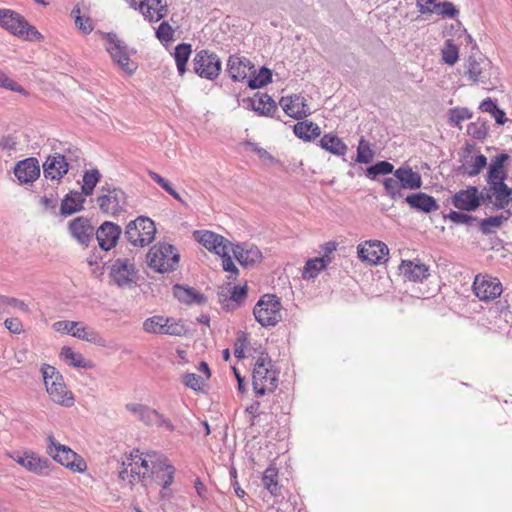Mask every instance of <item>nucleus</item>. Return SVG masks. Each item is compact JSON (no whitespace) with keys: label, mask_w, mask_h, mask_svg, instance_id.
<instances>
[{"label":"nucleus","mask_w":512,"mask_h":512,"mask_svg":"<svg viewBox=\"0 0 512 512\" xmlns=\"http://www.w3.org/2000/svg\"><path fill=\"white\" fill-rule=\"evenodd\" d=\"M142 455L143 453L140 454L139 450L131 452V461L135 465L140 463L145 470L142 479L148 476L156 484L163 488H169L174 481L176 469L169 463L167 457L155 451L146 452L144 457Z\"/></svg>","instance_id":"1"},{"label":"nucleus","mask_w":512,"mask_h":512,"mask_svg":"<svg viewBox=\"0 0 512 512\" xmlns=\"http://www.w3.org/2000/svg\"><path fill=\"white\" fill-rule=\"evenodd\" d=\"M252 384L257 396L275 391L278 385V372L273 368V363L268 353L262 352L254 363Z\"/></svg>","instance_id":"2"},{"label":"nucleus","mask_w":512,"mask_h":512,"mask_svg":"<svg viewBox=\"0 0 512 512\" xmlns=\"http://www.w3.org/2000/svg\"><path fill=\"white\" fill-rule=\"evenodd\" d=\"M0 26L24 40L40 41L41 33L30 25L23 16L10 9H0Z\"/></svg>","instance_id":"3"},{"label":"nucleus","mask_w":512,"mask_h":512,"mask_svg":"<svg viewBox=\"0 0 512 512\" xmlns=\"http://www.w3.org/2000/svg\"><path fill=\"white\" fill-rule=\"evenodd\" d=\"M105 48L112 58L113 62L128 75H132L137 70V63L130 60V54L133 53L127 44L121 40L115 33H105Z\"/></svg>","instance_id":"4"},{"label":"nucleus","mask_w":512,"mask_h":512,"mask_svg":"<svg viewBox=\"0 0 512 512\" xmlns=\"http://www.w3.org/2000/svg\"><path fill=\"white\" fill-rule=\"evenodd\" d=\"M179 262V254L171 244L159 243L150 248L147 263L150 268L159 273L174 271Z\"/></svg>","instance_id":"5"},{"label":"nucleus","mask_w":512,"mask_h":512,"mask_svg":"<svg viewBox=\"0 0 512 512\" xmlns=\"http://www.w3.org/2000/svg\"><path fill=\"white\" fill-rule=\"evenodd\" d=\"M282 305L273 294L263 295L256 303L253 314L262 327L276 326L282 320Z\"/></svg>","instance_id":"6"},{"label":"nucleus","mask_w":512,"mask_h":512,"mask_svg":"<svg viewBox=\"0 0 512 512\" xmlns=\"http://www.w3.org/2000/svg\"><path fill=\"white\" fill-rule=\"evenodd\" d=\"M100 192L96 202L102 213L117 216L125 210L127 197L121 188L106 183L100 187Z\"/></svg>","instance_id":"7"},{"label":"nucleus","mask_w":512,"mask_h":512,"mask_svg":"<svg viewBox=\"0 0 512 512\" xmlns=\"http://www.w3.org/2000/svg\"><path fill=\"white\" fill-rule=\"evenodd\" d=\"M155 233L154 222L148 217L139 216L127 224L124 235L132 245L144 247L154 240Z\"/></svg>","instance_id":"8"},{"label":"nucleus","mask_w":512,"mask_h":512,"mask_svg":"<svg viewBox=\"0 0 512 512\" xmlns=\"http://www.w3.org/2000/svg\"><path fill=\"white\" fill-rule=\"evenodd\" d=\"M46 451L53 460L75 472H83L86 469V463L82 459H78L77 454L71 448L57 442L52 435L47 437Z\"/></svg>","instance_id":"9"},{"label":"nucleus","mask_w":512,"mask_h":512,"mask_svg":"<svg viewBox=\"0 0 512 512\" xmlns=\"http://www.w3.org/2000/svg\"><path fill=\"white\" fill-rule=\"evenodd\" d=\"M143 330L151 334L170 336H182L186 333V327L182 320L160 315L147 318L143 322Z\"/></svg>","instance_id":"10"},{"label":"nucleus","mask_w":512,"mask_h":512,"mask_svg":"<svg viewBox=\"0 0 512 512\" xmlns=\"http://www.w3.org/2000/svg\"><path fill=\"white\" fill-rule=\"evenodd\" d=\"M221 67V60L214 52L203 49L194 56V72L201 78L208 80L216 79L221 72Z\"/></svg>","instance_id":"11"},{"label":"nucleus","mask_w":512,"mask_h":512,"mask_svg":"<svg viewBox=\"0 0 512 512\" xmlns=\"http://www.w3.org/2000/svg\"><path fill=\"white\" fill-rule=\"evenodd\" d=\"M473 291L481 301H491L499 297L502 292V283L496 277L477 275L473 282Z\"/></svg>","instance_id":"12"},{"label":"nucleus","mask_w":512,"mask_h":512,"mask_svg":"<svg viewBox=\"0 0 512 512\" xmlns=\"http://www.w3.org/2000/svg\"><path fill=\"white\" fill-rule=\"evenodd\" d=\"M512 189L505 184V181H498L487 184L482 191L483 202H492L494 208L504 209L511 201Z\"/></svg>","instance_id":"13"},{"label":"nucleus","mask_w":512,"mask_h":512,"mask_svg":"<svg viewBox=\"0 0 512 512\" xmlns=\"http://www.w3.org/2000/svg\"><path fill=\"white\" fill-rule=\"evenodd\" d=\"M14 461L26 468L28 471L38 475H48L51 461L38 456L33 452H15L12 456Z\"/></svg>","instance_id":"14"},{"label":"nucleus","mask_w":512,"mask_h":512,"mask_svg":"<svg viewBox=\"0 0 512 512\" xmlns=\"http://www.w3.org/2000/svg\"><path fill=\"white\" fill-rule=\"evenodd\" d=\"M68 231L78 244L88 247L94 238L95 229L87 217L79 216L68 224Z\"/></svg>","instance_id":"15"},{"label":"nucleus","mask_w":512,"mask_h":512,"mask_svg":"<svg viewBox=\"0 0 512 512\" xmlns=\"http://www.w3.org/2000/svg\"><path fill=\"white\" fill-rule=\"evenodd\" d=\"M193 236L207 250L217 255H226V250L231 249L230 241L212 231H194Z\"/></svg>","instance_id":"16"},{"label":"nucleus","mask_w":512,"mask_h":512,"mask_svg":"<svg viewBox=\"0 0 512 512\" xmlns=\"http://www.w3.org/2000/svg\"><path fill=\"white\" fill-rule=\"evenodd\" d=\"M358 257L370 264H379L386 260L389 249L386 244L381 241H367L358 246Z\"/></svg>","instance_id":"17"},{"label":"nucleus","mask_w":512,"mask_h":512,"mask_svg":"<svg viewBox=\"0 0 512 512\" xmlns=\"http://www.w3.org/2000/svg\"><path fill=\"white\" fill-rule=\"evenodd\" d=\"M489 67L490 62L486 58L483 56L477 58L471 55L465 62V75L473 83H486L490 78Z\"/></svg>","instance_id":"18"},{"label":"nucleus","mask_w":512,"mask_h":512,"mask_svg":"<svg viewBox=\"0 0 512 512\" xmlns=\"http://www.w3.org/2000/svg\"><path fill=\"white\" fill-rule=\"evenodd\" d=\"M482 202V192H479L478 188L475 186L460 190L452 197L453 206L464 211H474Z\"/></svg>","instance_id":"19"},{"label":"nucleus","mask_w":512,"mask_h":512,"mask_svg":"<svg viewBox=\"0 0 512 512\" xmlns=\"http://www.w3.org/2000/svg\"><path fill=\"white\" fill-rule=\"evenodd\" d=\"M135 273L134 263L128 258H117L110 270V276L118 286L132 283Z\"/></svg>","instance_id":"20"},{"label":"nucleus","mask_w":512,"mask_h":512,"mask_svg":"<svg viewBox=\"0 0 512 512\" xmlns=\"http://www.w3.org/2000/svg\"><path fill=\"white\" fill-rule=\"evenodd\" d=\"M279 104L288 116L297 120L303 119L311 114L306 99L299 94L282 97Z\"/></svg>","instance_id":"21"},{"label":"nucleus","mask_w":512,"mask_h":512,"mask_svg":"<svg viewBox=\"0 0 512 512\" xmlns=\"http://www.w3.org/2000/svg\"><path fill=\"white\" fill-rule=\"evenodd\" d=\"M121 232L122 230L119 225L110 221H105L95 231L94 236H96L100 248L102 250L109 251L116 246Z\"/></svg>","instance_id":"22"},{"label":"nucleus","mask_w":512,"mask_h":512,"mask_svg":"<svg viewBox=\"0 0 512 512\" xmlns=\"http://www.w3.org/2000/svg\"><path fill=\"white\" fill-rule=\"evenodd\" d=\"M14 174L22 184L32 183L40 176V166L36 158L30 157L19 161Z\"/></svg>","instance_id":"23"},{"label":"nucleus","mask_w":512,"mask_h":512,"mask_svg":"<svg viewBox=\"0 0 512 512\" xmlns=\"http://www.w3.org/2000/svg\"><path fill=\"white\" fill-rule=\"evenodd\" d=\"M243 105L262 116H270L277 109L275 101L266 93H257L252 98L244 99Z\"/></svg>","instance_id":"24"},{"label":"nucleus","mask_w":512,"mask_h":512,"mask_svg":"<svg viewBox=\"0 0 512 512\" xmlns=\"http://www.w3.org/2000/svg\"><path fill=\"white\" fill-rule=\"evenodd\" d=\"M234 257L244 267H253L262 259L261 251L251 244H237L232 248Z\"/></svg>","instance_id":"25"},{"label":"nucleus","mask_w":512,"mask_h":512,"mask_svg":"<svg viewBox=\"0 0 512 512\" xmlns=\"http://www.w3.org/2000/svg\"><path fill=\"white\" fill-rule=\"evenodd\" d=\"M254 65L245 57L231 55L227 61V71L234 81H243L252 74Z\"/></svg>","instance_id":"26"},{"label":"nucleus","mask_w":512,"mask_h":512,"mask_svg":"<svg viewBox=\"0 0 512 512\" xmlns=\"http://www.w3.org/2000/svg\"><path fill=\"white\" fill-rule=\"evenodd\" d=\"M399 269L402 275L412 282H423L430 275L429 267L419 260H403Z\"/></svg>","instance_id":"27"},{"label":"nucleus","mask_w":512,"mask_h":512,"mask_svg":"<svg viewBox=\"0 0 512 512\" xmlns=\"http://www.w3.org/2000/svg\"><path fill=\"white\" fill-rule=\"evenodd\" d=\"M67 163L60 153L49 155L43 164V173L46 179L60 180L68 172Z\"/></svg>","instance_id":"28"},{"label":"nucleus","mask_w":512,"mask_h":512,"mask_svg":"<svg viewBox=\"0 0 512 512\" xmlns=\"http://www.w3.org/2000/svg\"><path fill=\"white\" fill-rule=\"evenodd\" d=\"M45 387L53 402L65 407H71L74 404L73 394L67 389L63 378L60 381L51 382Z\"/></svg>","instance_id":"29"},{"label":"nucleus","mask_w":512,"mask_h":512,"mask_svg":"<svg viewBox=\"0 0 512 512\" xmlns=\"http://www.w3.org/2000/svg\"><path fill=\"white\" fill-rule=\"evenodd\" d=\"M405 201L411 208L423 213H430L439 208L435 198L424 192L410 194Z\"/></svg>","instance_id":"30"},{"label":"nucleus","mask_w":512,"mask_h":512,"mask_svg":"<svg viewBox=\"0 0 512 512\" xmlns=\"http://www.w3.org/2000/svg\"><path fill=\"white\" fill-rule=\"evenodd\" d=\"M393 174L400 181L399 185H402L403 189L416 190L423 184L421 175L409 166H401Z\"/></svg>","instance_id":"31"},{"label":"nucleus","mask_w":512,"mask_h":512,"mask_svg":"<svg viewBox=\"0 0 512 512\" xmlns=\"http://www.w3.org/2000/svg\"><path fill=\"white\" fill-rule=\"evenodd\" d=\"M86 195L83 192L71 191L65 195L61 202L60 213L69 216L83 209Z\"/></svg>","instance_id":"32"},{"label":"nucleus","mask_w":512,"mask_h":512,"mask_svg":"<svg viewBox=\"0 0 512 512\" xmlns=\"http://www.w3.org/2000/svg\"><path fill=\"white\" fill-rule=\"evenodd\" d=\"M174 296L181 302L187 305L202 304L206 301L205 296L191 287H185L179 284L173 287Z\"/></svg>","instance_id":"33"},{"label":"nucleus","mask_w":512,"mask_h":512,"mask_svg":"<svg viewBox=\"0 0 512 512\" xmlns=\"http://www.w3.org/2000/svg\"><path fill=\"white\" fill-rule=\"evenodd\" d=\"M319 145L322 149L336 156H344L348 150L347 145L342 139L331 133L323 135Z\"/></svg>","instance_id":"34"},{"label":"nucleus","mask_w":512,"mask_h":512,"mask_svg":"<svg viewBox=\"0 0 512 512\" xmlns=\"http://www.w3.org/2000/svg\"><path fill=\"white\" fill-rule=\"evenodd\" d=\"M294 134L304 140L311 141L316 139L321 134L320 127L314 122L299 121L294 125Z\"/></svg>","instance_id":"35"},{"label":"nucleus","mask_w":512,"mask_h":512,"mask_svg":"<svg viewBox=\"0 0 512 512\" xmlns=\"http://www.w3.org/2000/svg\"><path fill=\"white\" fill-rule=\"evenodd\" d=\"M126 409L137 416L138 419L147 426H153V419L157 417V411L155 409H151L143 404L128 403L126 404Z\"/></svg>","instance_id":"36"},{"label":"nucleus","mask_w":512,"mask_h":512,"mask_svg":"<svg viewBox=\"0 0 512 512\" xmlns=\"http://www.w3.org/2000/svg\"><path fill=\"white\" fill-rule=\"evenodd\" d=\"M482 112L489 113L498 125H504L508 119L504 110L499 108L497 101L490 97L485 98L479 105Z\"/></svg>","instance_id":"37"},{"label":"nucleus","mask_w":512,"mask_h":512,"mask_svg":"<svg viewBox=\"0 0 512 512\" xmlns=\"http://www.w3.org/2000/svg\"><path fill=\"white\" fill-rule=\"evenodd\" d=\"M73 337H76L80 340L87 341L89 343L105 347L106 340L101 336V334L93 328L86 326H77L75 333H73Z\"/></svg>","instance_id":"38"},{"label":"nucleus","mask_w":512,"mask_h":512,"mask_svg":"<svg viewBox=\"0 0 512 512\" xmlns=\"http://www.w3.org/2000/svg\"><path fill=\"white\" fill-rule=\"evenodd\" d=\"M101 177L100 171L96 168L85 170L82 176L81 192L86 196H91Z\"/></svg>","instance_id":"39"},{"label":"nucleus","mask_w":512,"mask_h":512,"mask_svg":"<svg viewBox=\"0 0 512 512\" xmlns=\"http://www.w3.org/2000/svg\"><path fill=\"white\" fill-rule=\"evenodd\" d=\"M329 263V259L325 257H316L314 259H309L303 269L302 277L303 279H313L315 278L322 270L326 268Z\"/></svg>","instance_id":"40"},{"label":"nucleus","mask_w":512,"mask_h":512,"mask_svg":"<svg viewBox=\"0 0 512 512\" xmlns=\"http://www.w3.org/2000/svg\"><path fill=\"white\" fill-rule=\"evenodd\" d=\"M192 53V46L189 43H180L175 47L174 59L180 75L186 71V64Z\"/></svg>","instance_id":"41"},{"label":"nucleus","mask_w":512,"mask_h":512,"mask_svg":"<svg viewBox=\"0 0 512 512\" xmlns=\"http://www.w3.org/2000/svg\"><path fill=\"white\" fill-rule=\"evenodd\" d=\"M511 213L508 211L506 215H496L490 216L485 219H482L479 222L480 230L483 234L489 235L495 232L497 228H499L504 221H507L510 217Z\"/></svg>","instance_id":"42"},{"label":"nucleus","mask_w":512,"mask_h":512,"mask_svg":"<svg viewBox=\"0 0 512 512\" xmlns=\"http://www.w3.org/2000/svg\"><path fill=\"white\" fill-rule=\"evenodd\" d=\"M487 165L486 156L479 154L476 155L470 162L467 161L462 165L461 169L464 174H467L470 177H474L478 175Z\"/></svg>","instance_id":"43"},{"label":"nucleus","mask_w":512,"mask_h":512,"mask_svg":"<svg viewBox=\"0 0 512 512\" xmlns=\"http://www.w3.org/2000/svg\"><path fill=\"white\" fill-rule=\"evenodd\" d=\"M61 357L68 361L71 366L77 368H89L90 365L82 354L75 352L71 347L64 346L61 350Z\"/></svg>","instance_id":"44"},{"label":"nucleus","mask_w":512,"mask_h":512,"mask_svg":"<svg viewBox=\"0 0 512 512\" xmlns=\"http://www.w3.org/2000/svg\"><path fill=\"white\" fill-rule=\"evenodd\" d=\"M278 470L275 467H268L262 477V482L265 488L272 494L277 495L279 492V485H278Z\"/></svg>","instance_id":"45"},{"label":"nucleus","mask_w":512,"mask_h":512,"mask_svg":"<svg viewBox=\"0 0 512 512\" xmlns=\"http://www.w3.org/2000/svg\"><path fill=\"white\" fill-rule=\"evenodd\" d=\"M253 73H255V71ZM271 81H272L271 71L266 67H262V68H260V70L257 74H253V76H251L248 79V86L251 89H257V88H261V87L267 85Z\"/></svg>","instance_id":"46"},{"label":"nucleus","mask_w":512,"mask_h":512,"mask_svg":"<svg viewBox=\"0 0 512 512\" xmlns=\"http://www.w3.org/2000/svg\"><path fill=\"white\" fill-rule=\"evenodd\" d=\"M374 156L375 152L372 150L370 143L361 137L357 147V155L355 161L357 163L368 164L373 160Z\"/></svg>","instance_id":"47"},{"label":"nucleus","mask_w":512,"mask_h":512,"mask_svg":"<svg viewBox=\"0 0 512 512\" xmlns=\"http://www.w3.org/2000/svg\"><path fill=\"white\" fill-rule=\"evenodd\" d=\"M394 166L388 161H378L366 169V176L374 180L379 175H388L393 172Z\"/></svg>","instance_id":"48"},{"label":"nucleus","mask_w":512,"mask_h":512,"mask_svg":"<svg viewBox=\"0 0 512 512\" xmlns=\"http://www.w3.org/2000/svg\"><path fill=\"white\" fill-rule=\"evenodd\" d=\"M80 8L75 6L71 11V16L74 18L76 27L84 34H89L93 31L94 26L90 17H85L80 14Z\"/></svg>","instance_id":"49"},{"label":"nucleus","mask_w":512,"mask_h":512,"mask_svg":"<svg viewBox=\"0 0 512 512\" xmlns=\"http://www.w3.org/2000/svg\"><path fill=\"white\" fill-rule=\"evenodd\" d=\"M60 157H63L68 169H73L80 165V162L83 160V153L77 147H68L64 150V153H60Z\"/></svg>","instance_id":"50"},{"label":"nucleus","mask_w":512,"mask_h":512,"mask_svg":"<svg viewBox=\"0 0 512 512\" xmlns=\"http://www.w3.org/2000/svg\"><path fill=\"white\" fill-rule=\"evenodd\" d=\"M441 52L442 60L450 66L454 65L459 59L458 47L450 39L446 40Z\"/></svg>","instance_id":"51"},{"label":"nucleus","mask_w":512,"mask_h":512,"mask_svg":"<svg viewBox=\"0 0 512 512\" xmlns=\"http://www.w3.org/2000/svg\"><path fill=\"white\" fill-rule=\"evenodd\" d=\"M400 181L397 178H385L383 181V186L386 191V194L391 199H397L402 197L401 190L403 189L402 185H399Z\"/></svg>","instance_id":"52"},{"label":"nucleus","mask_w":512,"mask_h":512,"mask_svg":"<svg viewBox=\"0 0 512 512\" xmlns=\"http://www.w3.org/2000/svg\"><path fill=\"white\" fill-rule=\"evenodd\" d=\"M162 3L163 0H140L139 2L137 0H131V6L134 8L138 6L139 11L144 17H149L150 12Z\"/></svg>","instance_id":"53"},{"label":"nucleus","mask_w":512,"mask_h":512,"mask_svg":"<svg viewBox=\"0 0 512 512\" xmlns=\"http://www.w3.org/2000/svg\"><path fill=\"white\" fill-rule=\"evenodd\" d=\"M472 117L471 112L467 108L456 107L449 110V120L454 126L460 127L461 122Z\"/></svg>","instance_id":"54"},{"label":"nucleus","mask_w":512,"mask_h":512,"mask_svg":"<svg viewBox=\"0 0 512 512\" xmlns=\"http://www.w3.org/2000/svg\"><path fill=\"white\" fill-rule=\"evenodd\" d=\"M443 217L444 219H449L455 224L465 225H472L477 220V218L472 215L453 210L450 211L448 214L444 215Z\"/></svg>","instance_id":"55"},{"label":"nucleus","mask_w":512,"mask_h":512,"mask_svg":"<svg viewBox=\"0 0 512 512\" xmlns=\"http://www.w3.org/2000/svg\"><path fill=\"white\" fill-rule=\"evenodd\" d=\"M468 133L475 139H484L489 131V126L486 123H471L467 128Z\"/></svg>","instance_id":"56"},{"label":"nucleus","mask_w":512,"mask_h":512,"mask_svg":"<svg viewBox=\"0 0 512 512\" xmlns=\"http://www.w3.org/2000/svg\"><path fill=\"white\" fill-rule=\"evenodd\" d=\"M183 384L194 391H198L201 390L204 380L195 373H186L183 376Z\"/></svg>","instance_id":"57"},{"label":"nucleus","mask_w":512,"mask_h":512,"mask_svg":"<svg viewBox=\"0 0 512 512\" xmlns=\"http://www.w3.org/2000/svg\"><path fill=\"white\" fill-rule=\"evenodd\" d=\"M41 371L45 386L49 385L51 382L60 381L63 378L62 375L55 369V367L50 365H44L41 368Z\"/></svg>","instance_id":"58"},{"label":"nucleus","mask_w":512,"mask_h":512,"mask_svg":"<svg viewBox=\"0 0 512 512\" xmlns=\"http://www.w3.org/2000/svg\"><path fill=\"white\" fill-rule=\"evenodd\" d=\"M507 178V172L505 169H500L495 166H490L488 168L486 182L487 184L498 182V181H505Z\"/></svg>","instance_id":"59"},{"label":"nucleus","mask_w":512,"mask_h":512,"mask_svg":"<svg viewBox=\"0 0 512 512\" xmlns=\"http://www.w3.org/2000/svg\"><path fill=\"white\" fill-rule=\"evenodd\" d=\"M173 36H174V31L168 22L164 21L158 26V28L156 30V37L160 41H162V42L163 41L164 42L171 41L173 39Z\"/></svg>","instance_id":"60"},{"label":"nucleus","mask_w":512,"mask_h":512,"mask_svg":"<svg viewBox=\"0 0 512 512\" xmlns=\"http://www.w3.org/2000/svg\"><path fill=\"white\" fill-rule=\"evenodd\" d=\"M167 13H168L167 3L163 2L162 4L157 6V8H155L154 10H152L150 12V16L149 17H144V18L146 20H148L149 22H158L161 19H163L164 17H166Z\"/></svg>","instance_id":"61"},{"label":"nucleus","mask_w":512,"mask_h":512,"mask_svg":"<svg viewBox=\"0 0 512 512\" xmlns=\"http://www.w3.org/2000/svg\"><path fill=\"white\" fill-rule=\"evenodd\" d=\"M0 87L6 88L15 92H24L22 86L9 78L4 72L0 70Z\"/></svg>","instance_id":"62"},{"label":"nucleus","mask_w":512,"mask_h":512,"mask_svg":"<svg viewBox=\"0 0 512 512\" xmlns=\"http://www.w3.org/2000/svg\"><path fill=\"white\" fill-rule=\"evenodd\" d=\"M417 7L421 13H433L436 12L439 3L436 0H417Z\"/></svg>","instance_id":"63"},{"label":"nucleus","mask_w":512,"mask_h":512,"mask_svg":"<svg viewBox=\"0 0 512 512\" xmlns=\"http://www.w3.org/2000/svg\"><path fill=\"white\" fill-rule=\"evenodd\" d=\"M247 296V288L246 286H234L230 299L236 303V305H240Z\"/></svg>","instance_id":"64"}]
</instances>
